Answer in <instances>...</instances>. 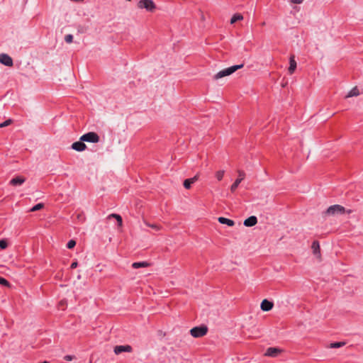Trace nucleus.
I'll return each mask as SVG.
<instances>
[{"label": "nucleus", "instance_id": "obj_1", "mask_svg": "<svg viewBox=\"0 0 363 363\" xmlns=\"http://www.w3.org/2000/svg\"><path fill=\"white\" fill-rule=\"evenodd\" d=\"M243 66H244L243 64H240V65H233L230 67L225 68L223 70H220L216 74H215L213 77V79H218L222 77L230 75L231 74L234 73L238 69L243 67Z\"/></svg>", "mask_w": 363, "mask_h": 363}, {"label": "nucleus", "instance_id": "obj_2", "mask_svg": "<svg viewBox=\"0 0 363 363\" xmlns=\"http://www.w3.org/2000/svg\"><path fill=\"white\" fill-rule=\"evenodd\" d=\"M208 333V327L205 325L196 326L190 330V334L194 337H201Z\"/></svg>", "mask_w": 363, "mask_h": 363}, {"label": "nucleus", "instance_id": "obj_3", "mask_svg": "<svg viewBox=\"0 0 363 363\" xmlns=\"http://www.w3.org/2000/svg\"><path fill=\"white\" fill-rule=\"evenodd\" d=\"M345 213V208L342 206L335 204L330 206L325 212V215L335 216L337 214H344Z\"/></svg>", "mask_w": 363, "mask_h": 363}, {"label": "nucleus", "instance_id": "obj_4", "mask_svg": "<svg viewBox=\"0 0 363 363\" xmlns=\"http://www.w3.org/2000/svg\"><path fill=\"white\" fill-rule=\"evenodd\" d=\"M138 6L149 12H153L156 9V5L152 0H140L138 3Z\"/></svg>", "mask_w": 363, "mask_h": 363}, {"label": "nucleus", "instance_id": "obj_5", "mask_svg": "<svg viewBox=\"0 0 363 363\" xmlns=\"http://www.w3.org/2000/svg\"><path fill=\"white\" fill-rule=\"evenodd\" d=\"M99 136L95 132H89L87 133L84 134L80 138L81 141L93 143H98L99 141Z\"/></svg>", "mask_w": 363, "mask_h": 363}, {"label": "nucleus", "instance_id": "obj_6", "mask_svg": "<svg viewBox=\"0 0 363 363\" xmlns=\"http://www.w3.org/2000/svg\"><path fill=\"white\" fill-rule=\"evenodd\" d=\"M238 178L235 179V181L231 185V187H230V191L232 192H234L237 189L238 186L241 183V182L245 179V174L244 171H242V170H238Z\"/></svg>", "mask_w": 363, "mask_h": 363}, {"label": "nucleus", "instance_id": "obj_7", "mask_svg": "<svg viewBox=\"0 0 363 363\" xmlns=\"http://www.w3.org/2000/svg\"><path fill=\"white\" fill-rule=\"evenodd\" d=\"M0 63L7 67H12L13 62L12 58L7 54H0Z\"/></svg>", "mask_w": 363, "mask_h": 363}, {"label": "nucleus", "instance_id": "obj_8", "mask_svg": "<svg viewBox=\"0 0 363 363\" xmlns=\"http://www.w3.org/2000/svg\"><path fill=\"white\" fill-rule=\"evenodd\" d=\"M132 351V347L130 345H118L114 347V352L116 354H119L123 352H130Z\"/></svg>", "mask_w": 363, "mask_h": 363}, {"label": "nucleus", "instance_id": "obj_9", "mask_svg": "<svg viewBox=\"0 0 363 363\" xmlns=\"http://www.w3.org/2000/svg\"><path fill=\"white\" fill-rule=\"evenodd\" d=\"M273 306V302L269 301L267 299H264L260 305V308L263 311H269L272 309Z\"/></svg>", "mask_w": 363, "mask_h": 363}, {"label": "nucleus", "instance_id": "obj_10", "mask_svg": "<svg viewBox=\"0 0 363 363\" xmlns=\"http://www.w3.org/2000/svg\"><path fill=\"white\" fill-rule=\"evenodd\" d=\"M296 62L295 60V56L294 55H291L289 57V73L290 74H292L296 69Z\"/></svg>", "mask_w": 363, "mask_h": 363}, {"label": "nucleus", "instance_id": "obj_11", "mask_svg": "<svg viewBox=\"0 0 363 363\" xmlns=\"http://www.w3.org/2000/svg\"><path fill=\"white\" fill-rule=\"evenodd\" d=\"M84 141H77L72 145V148L76 151L82 152L86 148V145L84 143Z\"/></svg>", "mask_w": 363, "mask_h": 363}, {"label": "nucleus", "instance_id": "obj_12", "mask_svg": "<svg viewBox=\"0 0 363 363\" xmlns=\"http://www.w3.org/2000/svg\"><path fill=\"white\" fill-rule=\"evenodd\" d=\"M281 350L277 348V347H269L264 355L265 356H267V357H277L280 352H281Z\"/></svg>", "mask_w": 363, "mask_h": 363}, {"label": "nucleus", "instance_id": "obj_13", "mask_svg": "<svg viewBox=\"0 0 363 363\" xmlns=\"http://www.w3.org/2000/svg\"><path fill=\"white\" fill-rule=\"evenodd\" d=\"M257 223V218L255 216H251L244 220V225L247 227H252Z\"/></svg>", "mask_w": 363, "mask_h": 363}, {"label": "nucleus", "instance_id": "obj_14", "mask_svg": "<svg viewBox=\"0 0 363 363\" xmlns=\"http://www.w3.org/2000/svg\"><path fill=\"white\" fill-rule=\"evenodd\" d=\"M26 181V179L23 177H16L11 179L10 184L12 186H18L23 184Z\"/></svg>", "mask_w": 363, "mask_h": 363}, {"label": "nucleus", "instance_id": "obj_15", "mask_svg": "<svg viewBox=\"0 0 363 363\" xmlns=\"http://www.w3.org/2000/svg\"><path fill=\"white\" fill-rule=\"evenodd\" d=\"M218 220L220 223L225 224L228 226H233L235 224V222L233 220L224 217H219Z\"/></svg>", "mask_w": 363, "mask_h": 363}, {"label": "nucleus", "instance_id": "obj_16", "mask_svg": "<svg viewBox=\"0 0 363 363\" xmlns=\"http://www.w3.org/2000/svg\"><path fill=\"white\" fill-rule=\"evenodd\" d=\"M311 248L313 250V252L315 255H320V244L318 241L315 240L313 242Z\"/></svg>", "mask_w": 363, "mask_h": 363}, {"label": "nucleus", "instance_id": "obj_17", "mask_svg": "<svg viewBox=\"0 0 363 363\" xmlns=\"http://www.w3.org/2000/svg\"><path fill=\"white\" fill-rule=\"evenodd\" d=\"M149 266H150V264L147 262H133L132 264V267L133 269H138L140 267H147Z\"/></svg>", "mask_w": 363, "mask_h": 363}, {"label": "nucleus", "instance_id": "obj_18", "mask_svg": "<svg viewBox=\"0 0 363 363\" xmlns=\"http://www.w3.org/2000/svg\"><path fill=\"white\" fill-rule=\"evenodd\" d=\"M359 95V91L357 87L352 88L346 95V98L357 96Z\"/></svg>", "mask_w": 363, "mask_h": 363}, {"label": "nucleus", "instance_id": "obj_19", "mask_svg": "<svg viewBox=\"0 0 363 363\" xmlns=\"http://www.w3.org/2000/svg\"><path fill=\"white\" fill-rule=\"evenodd\" d=\"M243 19V16L242 14L240 13H235L233 16V17L231 18L230 19V23L231 24H233L235 23V22L238 21H241Z\"/></svg>", "mask_w": 363, "mask_h": 363}, {"label": "nucleus", "instance_id": "obj_20", "mask_svg": "<svg viewBox=\"0 0 363 363\" xmlns=\"http://www.w3.org/2000/svg\"><path fill=\"white\" fill-rule=\"evenodd\" d=\"M144 223H145V224L147 226H148V227H150V228H152V229H154V230H157V231L160 230L162 229V226H161V225H157V224H151V223H148V222H147V221H144Z\"/></svg>", "mask_w": 363, "mask_h": 363}, {"label": "nucleus", "instance_id": "obj_21", "mask_svg": "<svg viewBox=\"0 0 363 363\" xmlns=\"http://www.w3.org/2000/svg\"><path fill=\"white\" fill-rule=\"evenodd\" d=\"M43 207H44V204L43 203H39L35 205L34 206H33L30 209L29 211L30 212L37 211H39V210L42 209Z\"/></svg>", "mask_w": 363, "mask_h": 363}, {"label": "nucleus", "instance_id": "obj_22", "mask_svg": "<svg viewBox=\"0 0 363 363\" xmlns=\"http://www.w3.org/2000/svg\"><path fill=\"white\" fill-rule=\"evenodd\" d=\"M345 345V342H335L330 344V348H339Z\"/></svg>", "mask_w": 363, "mask_h": 363}, {"label": "nucleus", "instance_id": "obj_23", "mask_svg": "<svg viewBox=\"0 0 363 363\" xmlns=\"http://www.w3.org/2000/svg\"><path fill=\"white\" fill-rule=\"evenodd\" d=\"M108 217L109 218H111V217L115 218L118 221V225H120V226L122 225L123 220H122V218L121 216L116 214V213H112Z\"/></svg>", "mask_w": 363, "mask_h": 363}, {"label": "nucleus", "instance_id": "obj_24", "mask_svg": "<svg viewBox=\"0 0 363 363\" xmlns=\"http://www.w3.org/2000/svg\"><path fill=\"white\" fill-rule=\"evenodd\" d=\"M108 217L109 218H111V217L115 218L118 221V225H120V226L122 225L123 220H122V218L121 216L116 214V213H112Z\"/></svg>", "mask_w": 363, "mask_h": 363}, {"label": "nucleus", "instance_id": "obj_25", "mask_svg": "<svg viewBox=\"0 0 363 363\" xmlns=\"http://www.w3.org/2000/svg\"><path fill=\"white\" fill-rule=\"evenodd\" d=\"M108 217L109 218H111V217L115 218L118 221V225H120V226L122 225L123 220H122V218L121 216L116 214V213H112Z\"/></svg>", "mask_w": 363, "mask_h": 363}, {"label": "nucleus", "instance_id": "obj_26", "mask_svg": "<svg viewBox=\"0 0 363 363\" xmlns=\"http://www.w3.org/2000/svg\"><path fill=\"white\" fill-rule=\"evenodd\" d=\"M194 184L190 179H186L184 181V186L186 189H189L191 186V184Z\"/></svg>", "mask_w": 363, "mask_h": 363}, {"label": "nucleus", "instance_id": "obj_27", "mask_svg": "<svg viewBox=\"0 0 363 363\" xmlns=\"http://www.w3.org/2000/svg\"><path fill=\"white\" fill-rule=\"evenodd\" d=\"M224 173H225V172L223 170H220V171L216 172V179L218 181L222 180L223 178V176H224Z\"/></svg>", "mask_w": 363, "mask_h": 363}, {"label": "nucleus", "instance_id": "obj_28", "mask_svg": "<svg viewBox=\"0 0 363 363\" xmlns=\"http://www.w3.org/2000/svg\"><path fill=\"white\" fill-rule=\"evenodd\" d=\"M65 40L67 43H72L73 40V35L71 34L65 35Z\"/></svg>", "mask_w": 363, "mask_h": 363}, {"label": "nucleus", "instance_id": "obj_29", "mask_svg": "<svg viewBox=\"0 0 363 363\" xmlns=\"http://www.w3.org/2000/svg\"><path fill=\"white\" fill-rule=\"evenodd\" d=\"M76 245V242L74 240H70L67 244V247L68 249H72L73 248L74 246Z\"/></svg>", "mask_w": 363, "mask_h": 363}, {"label": "nucleus", "instance_id": "obj_30", "mask_svg": "<svg viewBox=\"0 0 363 363\" xmlns=\"http://www.w3.org/2000/svg\"><path fill=\"white\" fill-rule=\"evenodd\" d=\"M0 284L6 286H9L10 285L9 282L4 277H0Z\"/></svg>", "mask_w": 363, "mask_h": 363}, {"label": "nucleus", "instance_id": "obj_31", "mask_svg": "<svg viewBox=\"0 0 363 363\" xmlns=\"http://www.w3.org/2000/svg\"><path fill=\"white\" fill-rule=\"evenodd\" d=\"M8 246V243L6 240H0V248L1 249H6Z\"/></svg>", "mask_w": 363, "mask_h": 363}, {"label": "nucleus", "instance_id": "obj_32", "mask_svg": "<svg viewBox=\"0 0 363 363\" xmlns=\"http://www.w3.org/2000/svg\"><path fill=\"white\" fill-rule=\"evenodd\" d=\"M11 122H12V121L11 119L6 120L0 124V127L1 128L6 127V126L10 125L11 123Z\"/></svg>", "mask_w": 363, "mask_h": 363}, {"label": "nucleus", "instance_id": "obj_33", "mask_svg": "<svg viewBox=\"0 0 363 363\" xmlns=\"http://www.w3.org/2000/svg\"><path fill=\"white\" fill-rule=\"evenodd\" d=\"M64 359L67 361H72L74 359V356L67 354L64 357Z\"/></svg>", "mask_w": 363, "mask_h": 363}, {"label": "nucleus", "instance_id": "obj_34", "mask_svg": "<svg viewBox=\"0 0 363 363\" xmlns=\"http://www.w3.org/2000/svg\"><path fill=\"white\" fill-rule=\"evenodd\" d=\"M289 2L291 4H302L303 2V0H289Z\"/></svg>", "mask_w": 363, "mask_h": 363}, {"label": "nucleus", "instance_id": "obj_35", "mask_svg": "<svg viewBox=\"0 0 363 363\" xmlns=\"http://www.w3.org/2000/svg\"><path fill=\"white\" fill-rule=\"evenodd\" d=\"M199 174H196L194 177L190 178V179L192 181L193 183H194L199 179Z\"/></svg>", "mask_w": 363, "mask_h": 363}, {"label": "nucleus", "instance_id": "obj_36", "mask_svg": "<svg viewBox=\"0 0 363 363\" xmlns=\"http://www.w3.org/2000/svg\"><path fill=\"white\" fill-rule=\"evenodd\" d=\"M77 265H78L77 262H72V263L71 264V265H70V268H71V269H74V268H76V267H77Z\"/></svg>", "mask_w": 363, "mask_h": 363}, {"label": "nucleus", "instance_id": "obj_37", "mask_svg": "<svg viewBox=\"0 0 363 363\" xmlns=\"http://www.w3.org/2000/svg\"><path fill=\"white\" fill-rule=\"evenodd\" d=\"M40 363H50V362H48V361H44V362H40Z\"/></svg>", "mask_w": 363, "mask_h": 363}, {"label": "nucleus", "instance_id": "obj_38", "mask_svg": "<svg viewBox=\"0 0 363 363\" xmlns=\"http://www.w3.org/2000/svg\"><path fill=\"white\" fill-rule=\"evenodd\" d=\"M201 19H204L203 14L201 15Z\"/></svg>", "mask_w": 363, "mask_h": 363}]
</instances>
